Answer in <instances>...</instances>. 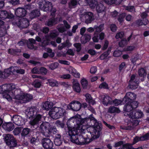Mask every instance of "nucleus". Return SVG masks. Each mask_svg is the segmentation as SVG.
<instances>
[{"mask_svg":"<svg viewBox=\"0 0 149 149\" xmlns=\"http://www.w3.org/2000/svg\"><path fill=\"white\" fill-rule=\"evenodd\" d=\"M37 110L36 107H32L28 108L27 109L26 114L27 118H29L33 117V118L29 122V124L31 126V128H36L38 126L39 123H41L42 118H43L42 115L38 114Z\"/></svg>","mask_w":149,"mask_h":149,"instance_id":"f257e3e1","label":"nucleus"},{"mask_svg":"<svg viewBox=\"0 0 149 149\" xmlns=\"http://www.w3.org/2000/svg\"><path fill=\"white\" fill-rule=\"evenodd\" d=\"M76 128L78 133L85 139H88L90 140V142L99 138L100 136V132L93 127L88 128L86 129H83V127Z\"/></svg>","mask_w":149,"mask_h":149,"instance_id":"f03ea898","label":"nucleus"},{"mask_svg":"<svg viewBox=\"0 0 149 149\" xmlns=\"http://www.w3.org/2000/svg\"><path fill=\"white\" fill-rule=\"evenodd\" d=\"M68 135L71 142L74 143L79 145L87 144L90 142V140L88 139L85 138L78 133L76 128L73 127L69 130L68 132Z\"/></svg>","mask_w":149,"mask_h":149,"instance_id":"7ed1b4c3","label":"nucleus"},{"mask_svg":"<svg viewBox=\"0 0 149 149\" xmlns=\"http://www.w3.org/2000/svg\"><path fill=\"white\" fill-rule=\"evenodd\" d=\"M86 118L83 119L81 116L77 114L75 116L70 118L67 121V124L69 129H71L74 127H79V126L82 125L85 122L87 121Z\"/></svg>","mask_w":149,"mask_h":149,"instance_id":"20e7f679","label":"nucleus"},{"mask_svg":"<svg viewBox=\"0 0 149 149\" xmlns=\"http://www.w3.org/2000/svg\"><path fill=\"white\" fill-rule=\"evenodd\" d=\"M65 113V110L61 107H54L49 111V116L54 119H57L63 117Z\"/></svg>","mask_w":149,"mask_h":149,"instance_id":"39448f33","label":"nucleus"},{"mask_svg":"<svg viewBox=\"0 0 149 149\" xmlns=\"http://www.w3.org/2000/svg\"><path fill=\"white\" fill-rule=\"evenodd\" d=\"M38 4L39 8L44 11H49L53 7L52 3L48 0H38Z\"/></svg>","mask_w":149,"mask_h":149,"instance_id":"423d86ee","label":"nucleus"},{"mask_svg":"<svg viewBox=\"0 0 149 149\" xmlns=\"http://www.w3.org/2000/svg\"><path fill=\"white\" fill-rule=\"evenodd\" d=\"M3 139L6 144L9 148H13L17 146V141L13 135L6 134Z\"/></svg>","mask_w":149,"mask_h":149,"instance_id":"0eeeda50","label":"nucleus"},{"mask_svg":"<svg viewBox=\"0 0 149 149\" xmlns=\"http://www.w3.org/2000/svg\"><path fill=\"white\" fill-rule=\"evenodd\" d=\"M139 82L134 74H133L130 77V79L128 82V87L129 89L134 90L138 88Z\"/></svg>","mask_w":149,"mask_h":149,"instance_id":"6e6552de","label":"nucleus"},{"mask_svg":"<svg viewBox=\"0 0 149 149\" xmlns=\"http://www.w3.org/2000/svg\"><path fill=\"white\" fill-rule=\"evenodd\" d=\"M139 121L140 120H134L132 121H129L127 123V126H120V128L122 130H132L139 125Z\"/></svg>","mask_w":149,"mask_h":149,"instance_id":"1a4fd4ad","label":"nucleus"},{"mask_svg":"<svg viewBox=\"0 0 149 149\" xmlns=\"http://www.w3.org/2000/svg\"><path fill=\"white\" fill-rule=\"evenodd\" d=\"M81 104L79 102L75 100L73 101L67 106V109L74 111H77L81 109Z\"/></svg>","mask_w":149,"mask_h":149,"instance_id":"9d476101","label":"nucleus"},{"mask_svg":"<svg viewBox=\"0 0 149 149\" xmlns=\"http://www.w3.org/2000/svg\"><path fill=\"white\" fill-rule=\"evenodd\" d=\"M93 115L92 114L89 116L88 118H86L87 119V120H88L89 119L90 120L92 121L94 124V125H93L94 127H93L97 130H99V131L100 132L102 128V125L100 123L97 122L96 120L93 116Z\"/></svg>","mask_w":149,"mask_h":149,"instance_id":"9b49d317","label":"nucleus"},{"mask_svg":"<svg viewBox=\"0 0 149 149\" xmlns=\"http://www.w3.org/2000/svg\"><path fill=\"white\" fill-rule=\"evenodd\" d=\"M132 119H138L142 117L143 114L142 111L140 110H134L127 114Z\"/></svg>","mask_w":149,"mask_h":149,"instance_id":"f8f14e48","label":"nucleus"},{"mask_svg":"<svg viewBox=\"0 0 149 149\" xmlns=\"http://www.w3.org/2000/svg\"><path fill=\"white\" fill-rule=\"evenodd\" d=\"M82 19L85 22L88 24L90 23L94 20V17L92 13L91 12H86L82 17Z\"/></svg>","mask_w":149,"mask_h":149,"instance_id":"ddd939ff","label":"nucleus"},{"mask_svg":"<svg viewBox=\"0 0 149 149\" xmlns=\"http://www.w3.org/2000/svg\"><path fill=\"white\" fill-rule=\"evenodd\" d=\"M43 147L45 149L52 148L53 147V143L50 139L47 138H43L42 140Z\"/></svg>","mask_w":149,"mask_h":149,"instance_id":"4468645a","label":"nucleus"},{"mask_svg":"<svg viewBox=\"0 0 149 149\" xmlns=\"http://www.w3.org/2000/svg\"><path fill=\"white\" fill-rule=\"evenodd\" d=\"M12 120L15 124L17 125H22L25 124L24 119L21 116L19 115H14Z\"/></svg>","mask_w":149,"mask_h":149,"instance_id":"2eb2a0df","label":"nucleus"},{"mask_svg":"<svg viewBox=\"0 0 149 149\" xmlns=\"http://www.w3.org/2000/svg\"><path fill=\"white\" fill-rule=\"evenodd\" d=\"M136 97V95L133 93L127 92L123 99L125 103L127 102H130L132 101L135 100Z\"/></svg>","mask_w":149,"mask_h":149,"instance_id":"dca6fc26","label":"nucleus"},{"mask_svg":"<svg viewBox=\"0 0 149 149\" xmlns=\"http://www.w3.org/2000/svg\"><path fill=\"white\" fill-rule=\"evenodd\" d=\"M14 15L6 10L0 11V18L4 20L7 18L12 19L14 17Z\"/></svg>","mask_w":149,"mask_h":149,"instance_id":"f3484780","label":"nucleus"},{"mask_svg":"<svg viewBox=\"0 0 149 149\" xmlns=\"http://www.w3.org/2000/svg\"><path fill=\"white\" fill-rule=\"evenodd\" d=\"M34 132L30 129L27 127L23 128L21 132V136L22 138H25L27 136H31Z\"/></svg>","mask_w":149,"mask_h":149,"instance_id":"a211bd4d","label":"nucleus"},{"mask_svg":"<svg viewBox=\"0 0 149 149\" xmlns=\"http://www.w3.org/2000/svg\"><path fill=\"white\" fill-rule=\"evenodd\" d=\"M12 86L10 84H6L0 86V94H4L12 90Z\"/></svg>","mask_w":149,"mask_h":149,"instance_id":"6ab92c4d","label":"nucleus"},{"mask_svg":"<svg viewBox=\"0 0 149 149\" xmlns=\"http://www.w3.org/2000/svg\"><path fill=\"white\" fill-rule=\"evenodd\" d=\"M27 13V11L24 8H19L17 9L15 11L16 16L19 17H25Z\"/></svg>","mask_w":149,"mask_h":149,"instance_id":"aec40b11","label":"nucleus"},{"mask_svg":"<svg viewBox=\"0 0 149 149\" xmlns=\"http://www.w3.org/2000/svg\"><path fill=\"white\" fill-rule=\"evenodd\" d=\"M13 89L10 90V91H9L8 93L11 94V96L13 97H14L16 99H19L20 98V96L21 95L19 94V93L20 92V91L19 89H15L13 91V90L15 89V87L12 86Z\"/></svg>","mask_w":149,"mask_h":149,"instance_id":"412c9836","label":"nucleus"},{"mask_svg":"<svg viewBox=\"0 0 149 149\" xmlns=\"http://www.w3.org/2000/svg\"><path fill=\"white\" fill-rule=\"evenodd\" d=\"M18 24L22 28H27L29 25V20L26 18H23L19 21Z\"/></svg>","mask_w":149,"mask_h":149,"instance_id":"4be33fe9","label":"nucleus"},{"mask_svg":"<svg viewBox=\"0 0 149 149\" xmlns=\"http://www.w3.org/2000/svg\"><path fill=\"white\" fill-rule=\"evenodd\" d=\"M36 43V40L35 39L33 38H29V39L27 43L28 47L30 49L36 50L37 49L38 47L34 46V44Z\"/></svg>","mask_w":149,"mask_h":149,"instance_id":"5701e85b","label":"nucleus"},{"mask_svg":"<svg viewBox=\"0 0 149 149\" xmlns=\"http://www.w3.org/2000/svg\"><path fill=\"white\" fill-rule=\"evenodd\" d=\"M101 99L103 100L102 103L104 105H107L109 104L112 103L111 98L108 96L103 95L100 96Z\"/></svg>","mask_w":149,"mask_h":149,"instance_id":"b1692460","label":"nucleus"},{"mask_svg":"<svg viewBox=\"0 0 149 149\" xmlns=\"http://www.w3.org/2000/svg\"><path fill=\"white\" fill-rule=\"evenodd\" d=\"M3 128L6 130L10 131L13 130L15 127L14 125L12 123H4L2 125Z\"/></svg>","mask_w":149,"mask_h":149,"instance_id":"393cba45","label":"nucleus"},{"mask_svg":"<svg viewBox=\"0 0 149 149\" xmlns=\"http://www.w3.org/2000/svg\"><path fill=\"white\" fill-rule=\"evenodd\" d=\"M31 138L29 139V142L33 146H37L40 143L39 139L37 136H33L32 135L31 136Z\"/></svg>","mask_w":149,"mask_h":149,"instance_id":"a878e982","label":"nucleus"},{"mask_svg":"<svg viewBox=\"0 0 149 149\" xmlns=\"http://www.w3.org/2000/svg\"><path fill=\"white\" fill-rule=\"evenodd\" d=\"M40 14V12L38 9H36L32 10L29 14L30 18L33 19L39 17Z\"/></svg>","mask_w":149,"mask_h":149,"instance_id":"bb28decb","label":"nucleus"},{"mask_svg":"<svg viewBox=\"0 0 149 149\" xmlns=\"http://www.w3.org/2000/svg\"><path fill=\"white\" fill-rule=\"evenodd\" d=\"M57 24L56 19L54 17H51L46 21L45 25L49 27H51Z\"/></svg>","mask_w":149,"mask_h":149,"instance_id":"cd10ccee","label":"nucleus"},{"mask_svg":"<svg viewBox=\"0 0 149 149\" xmlns=\"http://www.w3.org/2000/svg\"><path fill=\"white\" fill-rule=\"evenodd\" d=\"M91 36L90 34H85L82 36L81 38V43L85 44L89 42L91 38Z\"/></svg>","mask_w":149,"mask_h":149,"instance_id":"c85d7f7f","label":"nucleus"},{"mask_svg":"<svg viewBox=\"0 0 149 149\" xmlns=\"http://www.w3.org/2000/svg\"><path fill=\"white\" fill-rule=\"evenodd\" d=\"M62 143V140L61 138V136L59 134H57L55 135L54 140V143L57 146L61 145Z\"/></svg>","mask_w":149,"mask_h":149,"instance_id":"c756f323","label":"nucleus"},{"mask_svg":"<svg viewBox=\"0 0 149 149\" xmlns=\"http://www.w3.org/2000/svg\"><path fill=\"white\" fill-rule=\"evenodd\" d=\"M71 45V44L69 40L67 39L65 42L61 43L58 46V49L59 50H61L65 47H70Z\"/></svg>","mask_w":149,"mask_h":149,"instance_id":"7c9ffc66","label":"nucleus"},{"mask_svg":"<svg viewBox=\"0 0 149 149\" xmlns=\"http://www.w3.org/2000/svg\"><path fill=\"white\" fill-rule=\"evenodd\" d=\"M58 33L55 30H53L50 31L49 35H46L45 38L46 39L48 40H49V37L52 38H54L57 37L58 35Z\"/></svg>","mask_w":149,"mask_h":149,"instance_id":"2f4dec72","label":"nucleus"},{"mask_svg":"<svg viewBox=\"0 0 149 149\" xmlns=\"http://www.w3.org/2000/svg\"><path fill=\"white\" fill-rule=\"evenodd\" d=\"M96 6V10L97 13H101L105 10V7L103 4L101 3H98Z\"/></svg>","mask_w":149,"mask_h":149,"instance_id":"473e14b6","label":"nucleus"},{"mask_svg":"<svg viewBox=\"0 0 149 149\" xmlns=\"http://www.w3.org/2000/svg\"><path fill=\"white\" fill-rule=\"evenodd\" d=\"M50 125V124L49 122H43L40 125L39 128L40 131L49 129V128Z\"/></svg>","mask_w":149,"mask_h":149,"instance_id":"72a5a7b5","label":"nucleus"},{"mask_svg":"<svg viewBox=\"0 0 149 149\" xmlns=\"http://www.w3.org/2000/svg\"><path fill=\"white\" fill-rule=\"evenodd\" d=\"M86 1L91 8L94 9L98 3L97 0H86Z\"/></svg>","mask_w":149,"mask_h":149,"instance_id":"f704fd0d","label":"nucleus"},{"mask_svg":"<svg viewBox=\"0 0 149 149\" xmlns=\"http://www.w3.org/2000/svg\"><path fill=\"white\" fill-rule=\"evenodd\" d=\"M86 97V101L90 104L93 105L95 103V101L93 100L91 95L88 93L85 95Z\"/></svg>","mask_w":149,"mask_h":149,"instance_id":"c9c22d12","label":"nucleus"},{"mask_svg":"<svg viewBox=\"0 0 149 149\" xmlns=\"http://www.w3.org/2000/svg\"><path fill=\"white\" fill-rule=\"evenodd\" d=\"M120 111L119 109L114 106H110L107 112L110 113H119Z\"/></svg>","mask_w":149,"mask_h":149,"instance_id":"e433bc0d","label":"nucleus"},{"mask_svg":"<svg viewBox=\"0 0 149 149\" xmlns=\"http://www.w3.org/2000/svg\"><path fill=\"white\" fill-rule=\"evenodd\" d=\"M9 54L13 55H15L17 53H20L21 52V50L19 49H15L13 48L9 49L8 50Z\"/></svg>","mask_w":149,"mask_h":149,"instance_id":"4c0bfd02","label":"nucleus"},{"mask_svg":"<svg viewBox=\"0 0 149 149\" xmlns=\"http://www.w3.org/2000/svg\"><path fill=\"white\" fill-rule=\"evenodd\" d=\"M53 103L50 102H46L43 105V107L44 109L47 110H49L53 106Z\"/></svg>","mask_w":149,"mask_h":149,"instance_id":"58836bf2","label":"nucleus"},{"mask_svg":"<svg viewBox=\"0 0 149 149\" xmlns=\"http://www.w3.org/2000/svg\"><path fill=\"white\" fill-rule=\"evenodd\" d=\"M78 3V2L77 0H71L68 3L69 7L70 8H75Z\"/></svg>","mask_w":149,"mask_h":149,"instance_id":"ea45409f","label":"nucleus"},{"mask_svg":"<svg viewBox=\"0 0 149 149\" xmlns=\"http://www.w3.org/2000/svg\"><path fill=\"white\" fill-rule=\"evenodd\" d=\"M126 103V104L124 107V110L127 112H130L133 109L130 103V102H127L126 103Z\"/></svg>","mask_w":149,"mask_h":149,"instance_id":"a19ab883","label":"nucleus"},{"mask_svg":"<svg viewBox=\"0 0 149 149\" xmlns=\"http://www.w3.org/2000/svg\"><path fill=\"white\" fill-rule=\"evenodd\" d=\"M72 87L75 91L78 93H79L80 92L81 89L80 88V84L79 83H76L73 84L72 86Z\"/></svg>","mask_w":149,"mask_h":149,"instance_id":"79ce46f5","label":"nucleus"},{"mask_svg":"<svg viewBox=\"0 0 149 149\" xmlns=\"http://www.w3.org/2000/svg\"><path fill=\"white\" fill-rule=\"evenodd\" d=\"M56 28L59 32L63 33L66 31V30L65 28L63 25L62 24H58L56 27Z\"/></svg>","mask_w":149,"mask_h":149,"instance_id":"37998d69","label":"nucleus"},{"mask_svg":"<svg viewBox=\"0 0 149 149\" xmlns=\"http://www.w3.org/2000/svg\"><path fill=\"white\" fill-rule=\"evenodd\" d=\"M40 132L43 135L46 137H49L51 135V133L49 128L40 131Z\"/></svg>","mask_w":149,"mask_h":149,"instance_id":"c03bdc74","label":"nucleus"},{"mask_svg":"<svg viewBox=\"0 0 149 149\" xmlns=\"http://www.w3.org/2000/svg\"><path fill=\"white\" fill-rule=\"evenodd\" d=\"M3 72L4 78L7 77L11 74L10 68L5 69Z\"/></svg>","mask_w":149,"mask_h":149,"instance_id":"a18cd8bd","label":"nucleus"},{"mask_svg":"<svg viewBox=\"0 0 149 149\" xmlns=\"http://www.w3.org/2000/svg\"><path fill=\"white\" fill-rule=\"evenodd\" d=\"M104 24H101L99 26L95 25L94 26V28L95 29V31L97 32H100L103 29Z\"/></svg>","mask_w":149,"mask_h":149,"instance_id":"49530a36","label":"nucleus"},{"mask_svg":"<svg viewBox=\"0 0 149 149\" xmlns=\"http://www.w3.org/2000/svg\"><path fill=\"white\" fill-rule=\"evenodd\" d=\"M81 83L83 88L84 89H86L88 85V81L85 79H83L81 80Z\"/></svg>","mask_w":149,"mask_h":149,"instance_id":"de8ad7c7","label":"nucleus"},{"mask_svg":"<svg viewBox=\"0 0 149 149\" xmlns=\"http://www.w3.org/2000/svg\"><path fill=\"white\" fill-rule=\"evenodd\" d=\"M23 129V127H17L15 128L13 131V132L14 135H17L21 132L22 130Z\"/></svg>","mask_w":149,"mask_h":149,"instance_id":"09e8293b","label":"nucleus"},{"mask_svg":"<svg viewBox=\"0 0 149 149\" xmlns=\"http://www.w3.org/2000/svg\"><path fill=\"white\" fill-rule=\"evenodd\" d=\"M18 100H20L19 102L20 103H26L27 102V100L26 97L25 95H21L19 99Z\"/></svg>","mask_w":149,"mask_h":149,"instance_id":"8fccbe9b","label":"nucleus"},{"mask_svg":"<svg viewBox=\"0 0 149 149\" xmlns=\"http://www.w3.org/2000/svg\"><path fill=\"white\" fill-rule=\"evenodd\" d=\"M18 100H20L19 102L20 103H26L27 102V100L26 97L25 95H21L19 99Z\"/></svg>","mask_w":149,"mask_h":149,"instance_id":"3c124183","label":"nucleus"},{"mask_svg":"<svg viewBox=\"0 0 149 149\" xmlns=\"http://www.w3.org/2000/svg\"><path fill=\"white\" fill-rule=\"evenodd\" d=\"M58 63L57 62L52 63L49 65V68L52 70H53L57 68L58 65Z\"/></svg>","mask_w":149,"mask_h":149,"instance_id":"603ef678","label":"nucleus"},{"mask_svg":"<svg viewBox=\"0 0 149 149\" xmlns=\"http://www.w3.org/2000/svg\"><path fill=\"white\" fill-rule=\"evenodd\" d=\"M130 103L133 109H135L137 108L138 105V103L137 101H134L130 102Z\"/></svg>","mask_w":149,"mask_h":149,"instance_id":"864d4df0","label":"nucleus"},{"mask_svg":"<svg viewBox=\"0 0 149 149\" xmlns=\"http://www.w3.org/2000/svg\"><path fill=\"white\" fill-rule=\"evenodd\" d=\"M138 73L139 75L141 77L144 76L146 74L145 70L142 68L139 70Z\"/></svg>","mask_w":149,"mask_h":149,"instance_id":"5fc2aeb1","label":"nucleus"},{"mask_svg":"<svg viewBox=\"0 0 149 149\" xmlns=\"http://www.w3.org/2000/svg\"><path fill=\"white\" fill-rule=\"evenodd\" d=\"M74 46L76 48V51L79 52L81 49V45L80 43H77L74 44Z\"/></svg>","mask_w":149,"mask_h":149,"instance_id":"6e6d98bb","label":"nucleus"},{"mask_svg":"<svg viewBox=\"0 0 149 149\" xmlns=\"http://www.w3.org/2000/svg\"><path fill=\"white\" fill-rule=\"evenodd\" d=\"M124 33L123 32H120L117 33L116 36L115 38L116 39L118 38L121 39L124 37Z\"/></svg>","mask_w":149,"mask_h":149,"instance_id":"4d7b16f0","label":"nucleus"},{"mask_svg":"<svg viewBox=\"0 0 149 149\" xmlns=\"http://www.w3.org/2000/svg\"><path fill=\"white\" fill-rule=\"evenodd\" d=\"M126 15V14L125 13H122L119 15V17L118 19V20L120 22H122L125 17Z\"/></svg>","mask_w":149,"mask_h":149,"instance_id":"13d9d810","label":"nucleus"},{"mask_svg":"<svg viewBox=\"0 0 149 149\" xmlns=\"http://www.w3.org/2000/svg\"><path fill=\"white\" fill-rule=\"evenodd\" d=\"M4 94L3 95V97L4 98L7 99L9 100H12V97L11 96V94L9 93L8 92L7 93H4Z\"/></svg>","mask_w":149,"mask_h":149,"instance_id":"bf43d9fd","label":"nucleus"},{"mask_svg":"<svg viewBox=\"0 0 149 149\" xmlns=\"http://www.w3.org/2000/svg\"><path fill=\"white\" fill-rule=\"evenodd\" d=\"M49 129L51 133V135L52 133L53 134H55L56 133L57 130L56 127L55 126H51L50 125Z\"/></svg>","mask_w":149,"mask_h":149,"instance_id":"052dcab7","label":"nucleus"},{"mask_svg":"<svg viewBox=\"0 0 149 149\" xmlns=\"http://www.w3.org/2000/svg\"><path fill=\"white\" fill-rule=\"evenodd\" d=\"M127 43V42L126 39L122 40L119 43V45L120 47H123L125 46Z\"/></svg>","mask_w":149,"mask_h":149,"instance_id":"680f3d73","label":"nucleus"},{"mask_svg":"<svg viewBox=\"0 0 149 149\" xmlns=\"http://www.w3.org/2000/svg\"><path fill=\"white\" fill-rule=\"evenodd\" d=\"M11 73L13 74H15V73H17V69H18V67L17 66L15 67H11L10 68Z\"/></svg>","mask_w":149,"mask_h":149,"instance_id":"e2e57ef3","label":"nucleus"},{"mask_svg":"<svg viewBox=\"0 0 149 149\" xmlns=\"http://www.w3.org/2000/svg\"><path fill=\"white\" fill-rule=\"evenodd\" d=\"M99 88H104L106 89H109L108 84L105 82H104L101 84L99 86Z\"/></svg>","mask_w":149,"mask_h":149,"instance_id":"0e129e2a","label":"nucleus"},{"mask_svg":"<svg viewBox=\"0 0 149 149\" xmlns=\"http://www.w3.org/2000/svg\"><path fill=\"white\" fill-rule=\"evenodd\" d=\"M9 2L13 6H16L20 4L19 0H10Z\"/></svg>","mask_w":149,"mask_h":149,"instance_id":"69168bd1","label":"nucleus"},{"mask_svg":"<svg viewBox=\"0 0 149 149\" xmlns=\"http://www.w3.org/2000/svg\"><path fill=\"white\" fill-rule=\"evenodd\" d=\"M32 84L34 87L37 88H39L41 85L40 82L36 81V80Z\"/></svg>","mask_w":149,"mask_h":149,"instance_id":"338daca9","label":"nucleus"},{"mask_svg":"<svg viewBox=\"0 0 149 149\" xmlns=\"http://www.w3.org/2000/svg\"><path fill=\"white\" fill-rule=\"evenodd\" d=\"M121 52L119 50H115L113 52V56L115 57H118L120 56Z\"/></svg>","mask_w":149,"mask_h":149,"instance_id":"774afa93","label":"nucleus"}]
</instances>
